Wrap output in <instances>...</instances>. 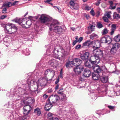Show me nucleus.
<instances>
[{
    "mask_svg": "<svg viewBox=\"0 0 120 120\" xmlns=\"http://www.w3.org/2000/svg\"><path fill=\"white\" fill-rule=\"evenodd\" d=\"M47 49L46 51L47 55H52L55 58L59 59L60 60L64 58L67 54V51L63 50L60 52V54L58 55V53L59 52L58 50L56 49L52 45H48L47 46Z\"/></svg>",
    "mask_w": 120,
    "mask_h": 120,
    "instance_id": "f257e3e1",
    "label": "nucleus"
},
{
    "mask_svg": "<svg viewBox=\"0 0 120 120\" xmlns=\"http://www.w3.org/2000/svg\"><path fill=\"white\" fill-rule=\"evenodd\" d=\"M46 79L45 78L41 77L39 79L37 82L32 80H28L27 83L24 85V87L26 90H28L30 89V86L34 85V84L37 85V87L35 88L36 89H41L42 86H44L46 85Z\"/></svg>",
    "mask_w": 120,
    "mask_h": 120,
    "instance_id": "f03ea898",
    "label": "nucleus"
},
{
    "mask_svg": "<svg viewBox=\"0 0 120 120\" xmlns=\"http://www.w3.org/2000/svg\"><path fill=\"white\" fill-rule=\"evenodd\" d=\"M59 23L57 20L55 19L52 21L51 23L49 25V34L52 36L54 35L55 33L58 34L61 33L63 31V29L60 26H57Z\"/></svg>",
    "mask_w": 120,
    "mask_h": 120,
    "instance_id": "7ed1b4c3",
    "label": "nucleus"
},
{
    "mask_svg": "<svg viewBox=\"0 0 120 120\" xmlns=\"http://www.w3.org/2000/svg\"><path fill=\"white\" fill-rule=\"evenodd\" d=\"M94 56L90 57V62L92 64H98L99 62V56L102 57L103 53L102 51L100 49H95L93 51Z\"/></svg>",
    "mask_w": 120,
    "mask_h": 120,
    "instance_id": "20e7f679",
    "label": "nucleus"
},
{
    "mask_svg": "<svg viewBox=\"0 0 120 120\" xmlns=\"http://www.w3.org/2000/svg\"><path fill=\"white\" fill-rule=\"evenodd\" d=\"M39 19L42 23L47 25L48 27L49 25L51 24L52 21L55 20V19H52L48 15L45 14L41 15Z\"/></svg>",
    "mask_w": 120,
    "mask_h": 120,
    "instance_id": "39448f33",
    "label": "nucleus"
},
{
    "mask_svg": "<svg viewBox=\"0 0 120 120\" xmlns=\"http://www.w3.org/2000/svg\"><path fill=\"white\" fill-rule=\"evenodd\" d=\"M2 26L4 28V30L6 33L7 34H12L11 30L15 27V25L12 23L8 24H1Z\"/></svg>",
    "mask_w": 120,
    "mask_h": 120,
    "instance_id": "423d86ee",
    "label": "nucleus"
},
{
    "mask_svg": "<svg viewBox=\"0 0 120 120\" xmlns=\"http://www.w3.org/2000/svg\"><path fill=\"white\" fill-rule=\"evenodd\" d=\"M92 68L94 72L97 73H100L102 71H104L106 73H107L108 71L107 69L105 66H103L100 67L96 65L95 66H93Z\"/></svg>",
    "mask_w": 120,
    "mask_h": 120,
    "instance_id": "0eeeda50",
    "label": "nucleus"
},
{
    "mask_svg": "<svg viewBox=\"0 0 120 120\" xmlns=\"http://www.w3.org/2000/svg\"><path fill=\"white\" fill-rule=\"evenodd\" d=\"M49 99L50 102L56 104L60 101V97L57 94H52L49 97Z\"/></svg>",
    "mask_w": 120,
    "mask_h": 120,
    "instance_id": "6e6552de",
    "label": "nucleus"
},
{
    "mask_svg": "<svg viewBox=\"0 0 120 120\" xmlns=\"http://www.w3.org/2000/svg\"><path fill=\"white\" fill-rule=\"evenodd\" d=\"M120 46V44L118 43H116L112 44V47L110 50L111 53L112 54H114L117 52Z\"/></svg>",
    "mask_w": 120,
    "mask_h": 120,
    "instance_id": "1a4fd4ad",
    "label": "nucleus"
},
{
    "mask_svg": "<svg viewBox=\"0 0 120 120\" xmlns=\"http://www.w3.org/2000/svg\"><path fill=\"white\" fill-rule=\"evenodd\" d=\"M80 57L83 60H87L89 56V53L85 51L80 52Z\"/></svg>",
    "mask_w": 120,
    "mask_h": 120,
    "instance_id": "9d476101",
    "label": "nucleus"
},
{
    "mask_svg": "<svg viewBox=\"0 0 120 120\" xmlns=\"http://www.w3.org/2000/svg\"><path fill=\"white\" fill-rule=\"evenodd\" d=\"M76 0H71L70 2V8L72 9L77 10L78 9V5L76 2Z\"/></svg>",
    "mask_w": 120,
    "mask_h": 120,
    "instance_id": "9b49d317",
    "label": "nucleus"
},
{
    "mask_svg": "<svg viewBox=\"0 0 120 120\" xmlns=\"http://www.w3.org/2000/svg\"><path fill=\"white\" fill-rule=\"evenodd\" d=\"M76 67L73 69V71L75 74L79 75L83 69V67L82 66H76Z\"/></svg>",
    "mask_w": 120,
    "mask_h": 120,
    "instance_id": "f8f14e48",
    "label": "nucleus"
},
{
    "mask_svg": "<svg viewBox=\"0 0 120 120\" xmlns=\"http://www.w3.org/2000/svg\"><path fill=\"white\" fill-rule=\"evenodd\" d=\"M111 39L109 36H105L102 38L101 39L102 43H109L111 42Z\"/></svg>",
    "mask_w": 120,
    "mask_h": 120,
    "instance_id": "ddd939ff",
    "label": "nucleus"
},
{
    "mask_svg": "<svg viewBox=\"0 0 120 120\" xmlns=\"http://www.w3.org/2000/svg\"><path fill=\"white\" fill-rule=\"evenodd\" d=\"M31 98L30 97H26L24 98V100H20L21 101V103L22 105H23V103L24 104H29L30 102L32 100Z\"/></svg>",
    "mask_w": 120,
    "mask_h": 120,
    "instance_id": "4468645a",
    "label": "nucleus"
},
{
    "mask_svg": "<svg viewBox=\"0 0 120 120\" xmlns=\"http://www.w3.org/2000/svg\"><path fill=\"white\" fill-rule=\"evenodd\" d=\"M72 61L73 62L74 66H81L80 65V64L82 63V61L79 59H75L72 60Z\"/></svg>",
    "mask_w": 120,
    "mask_h": 120,
    "instance_id": "2eb2a0df",
    "label": "nucleus"
},
{
    "mask_svg": "<svg viewBox=\"0 0 120 120\" xmlns=\"http://www.w3.org/2000/svg\"><path fill=\"white\" fill-rule=\"evenodd\" d=\"M51 103L50 102V101H49V102H46L45 107V110L49 111L52 107V105L51 104Z\"/></svg>",
    "mask_w": 120,
    "mask_h": 120,
    "instance_id": "dca6fc26",
    "label": "nucleus"
},
{
    "mask_svg": "<svg viewBox=\"0 0 120 120\" xmlns=\"http://www.w3.org/2000/svg\"><path fill=\"white\" fill-rule=\"evenodd\" d=\"M94 44L95 45L93 46H92L93 48L95 49H98L100 46V43L98 41H94Z\"/></svg>",
    "mask_w": 120,
    "mask_h": 120,
    "instance_id": "f3484780",
    "label": "nucleus"
},
{
    "mask_svg": "<svg viewBox=\"0 0 120 120\" xmlns=\"http://www.w3.org/2000/svg\"><path fill=\"white\" fill-rule=\"evenodd\" d=\"M91 73V72L89 69L86 68L84 70L83 75L85 77H88L90 76Z\"/></svg>",
    "mask_w": 120,
    "mask_h": 120,
    "instance_id": "a211bd4d",
    "label": "nucleus"
},
{
    "mask_svg": "<svg viewBox=\"0 0 120 120\" xmlns=\"http://www.w3.org/2000/svg\"><path fill=\"white\" fill-rule=\"evenodd\" d=\"M57 62L54 59L50 60L48 62L49 64L51 66H56L57 65Z\"/></svg>",
    "mask_w": 120,
    "mask_h": 120,
    "instance_id": "6ab92c4d",
    "label": "nucleus"
},
{
    "mask_svg": "<svg viewBox=\"0 0 120 120\" xmlns=\"http://www.w3.org/2000/svg\"><path fill=\"white\" fill-rule=\"evenodd\" d=\"M65 65L67 68L72 67L73 65H74L73 62L72 61L68 62L66 63Z\"/></svg>",
    "mask_w": 120,
    "mask_h": 120,
    "instance_id": "aec40b11",
    "label": "nucleus"
},
{
    "mask_svg": "<svg viewBox=\"0 0 120 120\" xmlns=\"http://www.w3.org/2000/svg\"><path fill=\"white\" fill-rule=\"evenodd\" d=\"M24 19H21L16 18L12 20V21L18 23L19 24L23 22L24 21Z\"/></svg>",
    "mask_w": 120,
    "mask_h": 120,
    "instance_id": "412c9836",
    "label": "nucleus"
},
{
    "mask_svg": "<svg viewBox=\"0 0 120 120\" xmlns=\"http://www.w3.org/2000/svg\"><path fill=\"white\" fill-rule=\"evenodd\" d=\"M12 5L11 4L10 2L6 3L4 4L3 6V8H8L11 6Z\"/></svg>",
    "mask_w": 120,
    "mask_h": 120,
    "instance_id": "4be33fe9",
    "label": "nucleus"
},
{
    "mask_svg": "<svg viewBox=\"0 0 120 120\" xmlns=\"http://www.w3.org/2000/svg\"><path fill=\"white\" fill-rule=\"evenodd\" d=\"M99 77V75L98 74H95V73H93L92 74V77L93 79L94 80L98 79Z\"/></svg>",
    "mask_w": 120,
    "mask_h": 120,
    "instance_id": "5701e85b",
    "label": "nucleus"
},
{
    "mask_svg": "<svg viewBox=\"0 0 120 120\" xmlns=\"http://www.w3.org/2000/svg\"><path fill=\"white\" fill-rule=\"evenodd\" d=\"M60 97V101L61 100L64 101H66V97L65 94H64L61 95Z\"/></svg>",
    "mask_w": 120,
    "mask_h": 120,
    "instance_id": "b1692460",
    "label": "nucleus"
},
{
    "mask_svg": "<svg viewBox=\"0 0 120 120\" xmlns=\"http://www.w3.org/2000/svg\"><path fill=\"white\" fill-rule=\"evenodd\" d=\"M98 37V35L94 33H93L90 35V38L92 39L97 38Z\"/></svg>",
    "mask_w": 120,
    "mask_h": 120,
    "instance_id": "393cba45",
    "label": "nucleus"
},
{
    "mask_svg": "<svg viewBox=\"0 0 120 120\" xmlns=\"http://www.w3.org/2000/svg\"><path fill=\"white\" fill-rule=\"evenodd\" d=\"M24 110H28L29 111H30L31 108L30 105H25L23 107Z\"/></svg>",
    "mask_w": 120,
    "mask_h": 120,
    "instance_id": "a878e982",
    "label": "nucleus"
},
{
    "mask_svg": "<svg viewBox=\"0 0 120 120\" xmlns=\"http://www.w3.org/2000/svg\"><path fill=\"white\" fill-rule=\"evenodd\" d=\"M115 41L118 42L120 41V34H118L115 36L114 38Z\"/></svg>",
    "mask_w": 120,
    "mask_h": 120,
    "instance_id": "bb28decb",
    "label": "nucleus"
},
{
    "mask_svg": "<svg viewBox=\"0 0 120 120\" xmlns=\"http://www.w3.org/2000/svg\"><path fill=\"white\" fill-rule=\"evenodd\" d=\"M31 24V22L30 20H29L26 22V26H25L26 28L29 27Z\"/></svg>",
    "mask_w": 120,
    "mask_h": 120,
    "instance_id": "cd10ccee",
    "label": "nucleus"
},
{
    "mask_svg": "<svg viewBox=\"0 0 120 120\" xmlns=\"http://www.w3.org/2000/svg\"><path fill=\"white\" fill-rule=\"evenodd\" d=\"M95 26L93 24L92 25H90L88 27V28L89 30L92 31L94 30Z\"/></svg>",
    "mask_w": 120,
    "mask_h": 120,
    "instance_id": "c85d7f7f",
    "label": "nucleus"
},
{
    "mask_svg": "<svg viewBox=\"0 0 120 120\" xmlns=\"http://www.w3.org/2000/svg\"><path fill=\"white\" fill-rule=\"evenodd\" d=\"M108 77L107 76H105L102 77L101 79V80L103 83H106L108 81Z\"/></svg>",
    "mask_w": 120,
    "mask_h": 120,
    "instance_id": "c756f323",
    "label": "nucleus"
},
{
    "mask_svg": "<svg viewBox=\"0 0 120 120\" xmlns=\"http://www.w3.org/2000/svg\"><path fill=\"white\" fill-rule=\"evenodd\" d=\"M34 85L33 86H34V90H34L32 91V92H34L36 94H38L39 92V91H40V90L41 89H36L35 88H36L37 87V85H35V84H34Z\"/></svg>",
    "mask_w": 120,
    "mask_h": 120,
    "instance_id": "7c9ffc66",
    "label": "nucleus"
},
{
    "mask_svg": "<svg viewBox=\"0 0 120 120\" xmlns=\"http://www.w3.org/2000/svg\"><path fill=\"white\" fill-rule=\"evenodd\" d=\"M34 112L37 114L38 116H40L41 113L40 110L38 108H37L34 110Z\"/></svg>",
    "mask_w": 120,
    "mask_h": 120,
    "instance_id": "2f4dec72",
    "label": "nucleus"
},
{
    "mask_svg": "<svg viewBox=\"0 0 120 120\" xmlns=\"http://www.w3.org/2000/svg\"><path fill=\"white\" fill-rule=\"evenodd\" d=\"M113 17L114 19H118L120 18V15L118 14H117L116 12H115L114 13Z\"/></svg>",
    "mask_w": 120,
    "mask_h": 120,
    "instance_id": "473e14b6",
    "label": "nucleus"
},
{
    "mask_svg": "<svg viewBox=\"0 0 120 120\" xmlns=\"http://www.w3.org/2000/svg\"><path fill=\"white\" fill-rule=\"evenodd\" d=\"M109 3L110 4V8L111 9H114L116 8V4H115V5L113 6V2L112 1H109Z\"/></svg>",
    "mask_w": 120,
    "mask_h": 120,
    "instance_id": "72a5a7b5",
    "label": "nucleus"
},
{
    "mask_svg": "<svg viewBox=\"0 0 120 120\" xmlns=\"http://www.w3.org/2000/svg\"><path fill=\"white\" fill-rule=\"evenodd\" d=\"M50 76L52 78H53L55 75V71L53 70L50 69Z\"/></svg>",
    "mask_w": 120,
    "mask_h": 120,
    "instance_id": "f704fd0d",
    "label": "nucleus"
},
{
    "mask_svg": "<svg viewBox=\"0 0 120 120\" xmlns=\"http://www.w3.org/2000/svg\"><path fill=\"white\" fill-rule=\"evenodd\" d=\"M64 92V90L62 88L60 90L58 91L57 92V93L61 95L64 94L63 93V92Z\"/></svg>",
    "mask_w": 120,
    "mask_h": 120,
    "instance_id": "c9c22d12",
    "label": "nucleus"
},
{
    "mask_svg": "<svg viewBox=\"0 0 120 120\" xmlns=\"http://www.w3.org/2000/svg\"><path fill=\"white\" fill-rule=\"evenodd\" d=\"M50 120H59L58 118L56 116H53L52 118H49Z\"/></svg>",
    "mask_w": 120,
    "mask_h": 120,
    "instance_id": "e433bc0d",
    "label": "nucleus"
},
{
    "mask_svg": "<svg viewBox=\"0 0 120 120\" xmlns=\"http://www.w3.org/2000/svg\"><path fill=\"white\" fill-rule=\"evenodd\" d=\"M84 65L85 66L87 67L88 68H91V65L88 62H86L84 63Z\"/></svg>",
    "mask_w": 120,
    "mask_h": 120,
    "instance_id": "4c0bfd02",
    "label": "nucleus"
},
{
    "mask_svg": "<svg viewBox=\"0 0 120 120\" xmlns=\"http://www.w3.org/2000/svg\"><path fill=\"white\" fill-rule=\"evenodd\" d=\"M97 26L98 28H100L102 27L103 26L102 24L100 22H98L97 25Z\"/></svg>",
    "mask_w": 120,
    "mask_h": 120,
    "instance_id": "58836bf2",
    "label": "nucleus"
},
{
    "mask_svg": "<svg viewBox=\"0 0 120 120\" xmlns=\"http://www.w3.org/2000/svg\"><path fill=\"white\" fill-rule=\"evenodd\" d=\"M29 116H28L24 115L22 118L23 120H28L29 118Z\"/></svg>",
    "mask_w": 120,
    "mask_h": 120,
    "instance_id": "ea45409f",
    "label": "nucleus"
},
{
    "mask_svg": "<svg viewBox=\"0 0 120 120\" xmlns=\"http://www.w3.org/2000/svg\"><path fill=\"white\" fill-rule=\"evenodd\" d=\"M108 31L107 29L106 28H105L103 31V34H105L108 33Z\"/></svg>",
    "mask_w": 120,
    "mask_h": 120,
    "instance_id": "a19ab883",
    "label": "nucleus"
},
{
    "mask_svg": "<svg viewBox=\"0 0 120 120\" xmlns=\"http://www.w3.org/2000/svg\"><path fill=\"white\" fill-rule=\"evenodd\" d=\"M30 111H28V110L27 111L26 110H24L23 114H24V115H27Z\"/></svg>",
    "mask_w": 120,
    "mask_h": 120,
    "instance_id": "79ce46f5",
    "label": "nucleus"
},
{
    "mask_svg": "<svg viewBox=\"0 0 120 120\" xmlns=\"http://www.w3.org/2000/svg\"><path fill=\"white\" fill-rule=\"evenodd\" d=\"M103 19L105 22H107L108 21V19L105 15L103 17Z\"/></svg>",
    "mask_w": 120,
    "mask_h": 120,
    "instance_id": "37998d69",
    "label": "nucleus"
},
{
    "mask_svg": "<svg viewBox=\"0 0 120 120\" xmlns=\"http://www.w3.org/2000/svg\"><path fill=\"white\" fill-rule=\"evenodd\" d=\"M55 115L53 114H52V113L51 112H49L48 114V116L49 117H51V118H52L53 116H54Z\"/></svg>",
    "mask_w": 120,
    "mask_h": 120,
    "instance_id": "c03bdc74",
    "label": "nucleus"
},
{
    "mask_svg": "<svg viewBox=\"0 0 120 120\" xmlns=\"http://www.w3.org/2000/svg\"><path fill=\"white\" fill-rule=\"evenodd\" d=\"M116 29V25L115 24H112L111 26V29L115 30Z\"/></svg>",
    "mask_w": 120,
    "mask_h": 120,
    "instance_id": "a18cd8bd",
    "label": "nucleus"
},
{
    "mask_svg": "<svg viewBox=\"0 0 120 120\" xmlns=\"http://www.w3.org/2000/svg\"><path fill=\"white\" fill-rule=\"evenodd\" d=\"M87 42L89 44V45H93L94 44V41H91L90 40L87 41Z\"/></svg>",
    "mask_w": 120,
    "mask_h": 120,
    "instance_id": "49530a36",
    "label": "nucleus"
},
{
    "mask_svg": "<svg viewBox=\"0 0 120 120\" xmlns=\"http://www.w3.org/2000/svg\"><path fill=\"white\" fill-rule=\"evenodd\" d=\"M2 10V12L3 13H7V9L5 8H4Z\"/></svg>",
    "mask_w": 120,
    "mask_h": 120,
    "instance_id": "de8ad7c7",
    "label": "nucleus"
},
{
    "mask_svg": "<svg viewBox=\"0 0 120 120\" xmlns=\"http://www.w3.org/2000/svg\"><path fill=\"white\" fill-rule=\"evenodd\" d=\"M106 17H107L108 18H109L110 17L111 15L110 14H109V13H107L105 15Z\"/></svg>",
    "mask_w": 120,
    "mask_h": 120,
    "instance_id": "09e8293b",
    "label": "nucleus"
},
{
    "mask_svg": "<svg viewBox=\"0 0 120 120\" xmlns=\"http://www.w3.org/2000/svg\"><path fill=\"white\" fill-rule=\"evenodd\" d=\"M7 17V16L6 15H3L0 17V19H4Z\"/></svg>",
    "mask_w": 120,
    "mask_h": 120,
    "instance_id": "8fccbe9b",
    "label": "nucleus"
},
{
    "mask_svg": "<svg viewBox=\"0 0 120 120\" xmlns=\"http://www.w3.org/2000/svg\"><path fill=\"white\" fill-rule=\"evenodd\" d=\"M81 45H77L75 47L76 49H78L81 47Z\"/></svg>",
    "mask_w": 120,
    "mask_h": 120,
    "instance_id": "3c124183",
    "label": "nucleus"
},
{
    "mask_svg": "<svg viewBox=\"0 0 120 120\" xmlns=\"http://www.w3.org/2000/svg\"><path fill=\"white\" fill-rule=\"evenodd\" d=\"M50 69H48L45 72V74L47 75L48 74V73H49L50 72Z\"/></svg>",
    "mask_w": 120,
    "mask_h": 120,
    "instance_id": "603ef678",
    "label": "nucleus"
},
{
    "mask_svg": "<svg viewBox=\"0 0 120 120\" xmlns=\"http://www.w3.org/2000/svg\"><path fill=\"white\" fill-rule=\"evenodd\" d=\"M83 39V38L82 37H81L79 38V40L77 41L78 42H80Z\"/></svg>",
    "mask_w": 120,
    "mask_h": 120,
    "instance_id": "864d4df0",
    "label": "nucleus"
},
{
    "mask_svg": "<svg viewBox=\"0 0 120 120\" xmlns=\"http://www.w3.org/2000/svg\"><path fill=\"white\" fill-rule=\"evenodd\" d=\"M90 13L93 16L95 14L94 10L93 9H92L90 11Z\"/></svg>",
    "mask_w": 120,
    "mask_h": 120,
    "instance_id": "5fc2aeb1",
    "label": "nucleus"
},
{
    "mask_svg": "<svg viewBox=\"0 0 120 120\" xmlns=\"http://www.w3.org/2000/svg\"><path fill=\"white\" fill-rule=\"evenodd\" d=\"M59 78L58 77L56 79V80L55 82V84H57L59 82Z\"/></svg>",
    "mask_w": 120,
    "mask_h": 120,
    "instance_id": "6e6d98bb",
    "label": "nucleus"
},
{
    "mask_svg": "<svg viewBox=\"0 0 120 120\" xmlns=\"http://www.w3.org/2000/svg\"><path fill=\"white\" fill-rule=\"evenodd\" d=\"M115 31V30L111 29V31L110 33V34L111 35H112L113 34Z\"/></svg>",
    "mask_w": 120,
    "mask_h": 120,
    "instance_id": "4d7b16f0",
    "label": "nucleus"
},
{
    "mask_svg": "<svg viewBox=\"0 0 120 120\" xmlns=\"http://www.w3.org/2000/svg\"><path fill=\"white\" fill-rule=\"evenodd\" d=\"M108 107L109 109H113L115 107L114 106H108Z\"/></svg>",
    "mask_w": 120,
    "mask_h": 120,
    "instance_id": "13d9d810",
    "label": "nucleus"
},
{
    "mask_svg": "<svg viewBox=\"0 0 120 120\" xmlns=\"http://www.w3.org/2000/svg\"><path fill=\"white\" fill-rule=\"evenodd\" d=\"M89 44H88L87 41L86 42L84 43L83 44L84 45H86L88 46H89Z\"/></svg>",
    "mask_w": 120,
    "mask_h": 120,
    "instance_id": "bf43d9fd",
    "label": "nucleus"
},
{
    "mask_svg": "<svg viewBox=\"0 0 120 120\" xmlns=\"http://www.w3.org/2000/svg\"><path fill=\"white\" fill-rule=\"evenodd\" d=\"M90 7H89L87 6H86L85 7V9L87 10H89L90 9Z\"/></svg>",
    "mask_w": 120,
    "mask_h": 120,
    "instance_id": "052dcab7",
    "label": "nucleus"
},
{
    "mask_svg": "<svg viewBox=\"0 0 120 120\" xmlns=\"http://www.w3.org/2000/svg\"><path fill=\"white\" fill-rule=\"evenodd\" d=\"M78 41L77 40H75L73 43V45H74Z\"/></svg>",
    "mask_w": 120,
    "mask_h": 120,
    "instance_id": "680f3d73",
    "label": "nucleus"
},
{
    "mask_svg": "<svg viewBox=\"0 0 120 120\" xmlns=\"http://www.w3.org/2000/svg\"><path fill=\"white\" fill-rule=\"evenodd\" d=\"M18 1H15L13 3H12V4H11L12 5L14 6V5H16V4L18 3Z\"/></svg>",
    "mask_w": 120,
    "mask_h": 120,
    "instance_id": "e2e57ef3",
    "label": "nucleus"
},
{
    "mask_svg": "<svg viewBox=\"0 0 120 120\" xmlns=\"http://www.w3.org/2000/svg\"><path fill=\"white\" fill-rule=\"evenodd\" d=\"M85 16L86 17L87 19H88L90 18V17L88 15L85 14Z\"/></svg>",
    "mask_w": 120,
    "mask_h": 120,
    "instance_id": "0e129e2a",
    "label": "nucleus"
},
{
    "mask_svg": "<svg viewBox=\"0 0 120 120\" xmlns=\"http://www.w3.org/2000/svg\"><path fill=\"white\" fill-rule=\"evenodd\" d=\"M116 10L119 13H120V7H118L117 8Z\"/></svg>",
    "mask_w": 120,
    "mask_h": 120,
    "instance_id": "69168bd1",
    "label": "nucleus"
},
{
    "mask_svg": "<svg viewBox=\"0 0 120 120\" xmlns=\"http://www.w3.org/2000/svg\"><path fill=\"white\" fill-rule=\"evenodd\" d=\"M59 86V85H58V84L55 87V89L56 90H57Z\"/></svg>",
    "mask_w": 120,
    "mask_h": 120,
    "instance_id": "338daca9",
    "label": "nucleus"
},
{
    "mask_svg": "<svg viewBox=\"0 0 120 120\" xmlns=\"http://www.w3.org/2000/svg\"><path fill=\"white\" fill-rule=\"evenodd\" d=\"M30 51L27 52L26 53H25V54L26 55H28L30 54Z\"/></svg>",
    "mask_w": 120,
    "mask_h": 120,
    "instance_id": "774afa93",
    "label": "nucleus"
}]
</instances>
